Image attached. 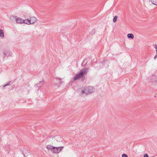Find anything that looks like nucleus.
Listing matches in <instances>:
<instances>
[{"mask_svg": "<svg viewBox=\"0 0 157 157\" xmlns=\"http://www.w3.org/2000/svg\"><path fill=\"white\" fill-rule=\"evenodd\" d=\"M46 148L49 150H50L51 151L55 154H58L63 148V146L59 147H55L52 146L50 145H47L46 146Z\"/></svg>", "mask_w": 157, "mask_h": 157, "instance_id": "nucleus-1", "label": "nucleus"}, {"mask_svg": "<svg viewBox=\"0 0 157 157\" xmlns=\"http://www.w3.org/2000/svg\"><path fill=\"white\" fill-rule=\"evenodd\" d=\"M95 91V89L92 86H86L85 87L81 90V93L82 94L85 95L89 94L94 92Z\"/></svg>", "mask_w": 157, "mask_h": 157, "instance_id": "nucleus-2", "label": "nucleus"}, {"mask_svg": "<svg viewBox=\"0 0 157 157\" xmlns=\"http://www.w3.org/2000/svg\"><path fill=\"white\" fill-rule=\"evenodd\" d=\"M89 70V68H85L82 69L78 74H77L74 77V80H76L81 78L83 75H86L87 73Z\"/></svg>", "mask_w": 157, "mask_h": 157, "instance_id": "nucleus-3", "label": "nucleus"}, {"mask_svg": "<svg viewBox=\"0 0 157 157\" xmlns=\"http://www.w3.org/2000/svg\"><path fill=\"white\" fill-rule=\"evenodd\" d=\"M147 80L150 82L157 83V76L154 75H150L147 78Z\"/></svg>", "mask_w": 157, "mask_h": 157, "instance_id": "nucleus-4", "label": "nucleus"}, {"mask_svg": "<svg viewBox=\"0 0 157 157\" xmlns=\"http://www.w3.org/2000/svg\"><path fill=\"white\" fill-rule=\"evenodd\" d=\"M10 19H14L16 21L17 23L22 24L23 23V19L22 18L17 17L16 16H13L11 17Z\"/></svg>", "mask_w": 157, "mask_h": 157, "instance_id": "nucleus-5", "label": "nucleus"}, {"mask_svg": "<svg viewBox=\"0 0 157 157\" xmlns=\"http://www.w3.org/2000/svg\"><path fill=\"white\" fill-rule=\"evenodd\" d=\"M30 20L31 22H30L31 24H34L36 21L37 19L35 17H32L30 18Z\"/></svg>", "mask_w": 157, "mask_h": 157, "instance_id": "nucleus-6", "label": "nucleus"}, {"mask_svg": "<svg viewBox=\"0 0 157 157\" xmlns=\"http://www.w3.org/2000/svg\"><path fill=\"white\" fill-rule=\"evenodd\" d=\"M30 22H31L30 20H23V23H24L27 24H31Z\"/></svg>", "mask_w": 157, "mask_h": 157, "instance_id": "nucleus-7", "label": "nucleus"}, {"mask_svg": "<svg viewBox=\"0 0 157 157\" xmlns=\"http://www.w3.org/2000/svg\"><path fill=\"white\" fill-rule=\"evenodd\" d=\"M127 36L128 38H131V39H133L134 38V36L133 35L132 33H129L128 34Z\"/></svg>", "mask_w": 157, "mask_h": 157, "instance_id": "nucleus-8", "label": "nucleus"}, {"mask_svg": "<svg viewBox=\"0 0 157 157\" xmlns=\"http://www.w3.org/2000/svg\"><path fill=\"white\" fill-rule=\"evenodd\" d=\"M0 36L2 38L4 36V32L2 29H0Z\"/></svg>", "mask_w": 157, "mask_h": 157, "instance_id": "nucleus-9", "label": "nucleus"}, {"mask_svg": "<svg viewBox=\"0 0 157 157\" xmlns=\"http://www.w3.org/2000/svg\"><path fill=\"white\" fill-rule=\"evenodd\" d=\"M152 3L155 5H157V0H151Z\"/></svg>", "mask_w": 157, "mask_h": 157, "instance_id": "nucleus-10", "label": "nucleus"}, {"mask_svg": "<svg viewBox=\"0 0 157 157\" xmlns=\"http://www.w3.org/2000/svg\"><path fill=\"white\" fill-rule=\"evenodd\" d=\"M44 84V82L43 81H40V82L37 85H38V87H40L42 86Z\"/></svg>", "mask_w": 157, "mask_h": 157, "instance_id": "nucleus-11", "label": "nucleus"}, {"mask_svg": "<svg viewBox=\"0 0 157 157\" xmlns=\"http://www.w3.org/2000/svg\"><path fill=\"white\" fill-rule=\"evenodd\" d=\"M9 53V52L8 51H4L3 52L4 54V58H5V57L7 55V53Z\"/></svg>", "mask_w": 157, "mask_h": 157, "instance_id": "nucleus-12", "label": "nucleus"}, {"mask_svg": "<svg viewBox=\"0 0 157 157\" xmlns=\"http://www.w3.org/2000/svg\"><path fill=\"white\" fill-rule=\"evenodd\" d=\"M117 16H115L113 19V22H116L117 19Z\"/></svg>", "mask_w": 157, "mask_h": 157, "instance_id": "nucleus-13", "label": "nucleus"}, {"mask_svg": "<svg viewBox=\"0 0 157 157\" xmlns=\"http://www.w3.org/2000/svg\"><path fill=\"white\" fill-rule=\"evenodd\" d=\"M56 79L57 80H58L60 82V83L61 84V81L62 80V79L61 78H56Z\"/></svg>", "mask_w": 157, "mask_h": 157, "instance_id": "nucleus-14", "label": "nucleus"}, {"mask_svg": "<svg viewBox=\"0 0 157 157\" xmlns=\"http://www.w3.org/2000/svg\"><path fill=\"white\" fill-rule=\"evenodd\" d=\"M122 157H128V155H127L124 154H123L122 155Z\"/></svg>", "mask_w": 157, "mask_h": 157, "instance_id": "nucleus-15", "label": "nucleus"}, {"mask_svg": "<svg viewBox=\"0 0 157 157\" xmlns=\"http://www.w3.org/2000/svg\"><path fill=\"white\" fill-rule=\"evenodd\" d=\"M81 78H82V81H84V79H85V77L84 76V75H83L82 76V77H81Z\"/></svg>", "mask_w": 157, "mask_h": 157, "instance_id": "nucleus-16", "label": "nucleus"}, {"mask_svg": "<svg viewBox=\"0 0 157 157\" xmlns=\"http://www.w3.org/2000/svg\"><path fill=\"white\" fill-rule=\"evenodd\" d=\"M144 157H149L148 155L147 154H145L144 155Z\"/></svg>", "mask_w": 157, "mask_h": 157, "instance_id": "nucleus-17", "label": "nucleus"}, {"mask_svg": "<svg viewBox=\"0 0 157 157\" xmlns=\"http://www.w3.org/2000/svg\"><path fill=\"white\" fill-rule=\"evenodd\" d=\"M155 48L156 49V53H157V45H155Z\"/></svg>", "mask_w": 157, "mask_h": 157, "instance_id": "nucleus-18", "label": "nucleus"}, {"mask_svg": "<svg viewBox=\"0 0 157 157\" xmlns=\"http://www.w3.org/2000/svg\"><path fill=\"white\" fill-rule=\"evenodd\" d=\"M157 53H156V55L154 57V59H156V58H157Z\"/></svg>", "mask_w": 157, "mask_h": 157, "instance_id": "nucleus-19", "label": "nucleus"}, {"mask_svg": "<svg viewBox=\"0 0 157 157\" xmlns=\"http://www.w3.org/2000/svg\"><path fill=\"white\" fill-rule=\"evenodd\" d=\"M9 85H10V83H8L6 85H5L4 86V87H5V86H7Z\"/></svg>", "mask_w": 157, "mask_h": 157, "instance_id": "nucleus-20", "label": "nucleus"}, {"mask_svg": "<svg viewBox=\"0 0 157 157\" xmlns=\"http://www.w3.org/2000/svg\"><path fill=\"white\" fill-rule=\"evenodd\" d=\"M55 136H52L50 137V138H53L54 137H55Z\"/></svg>", "mask_w": 157, "mask_h": 157, "instance_id": "nucleus-21", "label": "nucleus"}, {"mask_svg": "<svg viewBox=\"0 0 157 157\" xmlns=\"http://www.w3.org/2000/svg\"><path fill=\"white\" fill-rule=\"evenodd\" d=\"M23 154L24 157H26V156L25 155V153H23Z\"/></svg>", "mask_w": 157, "mask_h": 157, "instance_id": "nucleus-22", "label": "nucleus"}, {"mask_svg": "<svg viewBox=\"0 0 157 157\" xmlns=\"http://www.w3.org/2000/svg\"><path fill=\"white\" fill-rule=\"evenodd\" d=\"M1 141V139L0 138V142Z\"/></svg>", "mask_w": 157, "mask_h": 157, "instance_id": "nucleus-23", "label": "nucleus"}, {"mask_svg": "<svg viewBox=\"0 0 157 157\" xmlns=\"http://www.w3.org/2000/svg\"><path fill=\"white\" fill-rule=\"evenodd\" d=\"M156 97V95H155L154 96V97Z\"/></svg>", "mask_w": 157, "mask_h": 157, "instance_id": "nucleus-24", "label": "nucleus"}]
</instances>
